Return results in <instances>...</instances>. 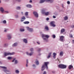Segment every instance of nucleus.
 <instances>
[{"mask_svg":"<svg viewBox=\"0 0 74 74\" xmlns=\"http://www.w3.org/2000/svg\"><path fill=\"white\" fill-rule=\"evenodd\" d=\"M16 73H19V71L18 70H16Z\"/></svg>","mask_w":74,"mask_h":74,"instance_id":"obj_37","label":"nucleus"},{"mask_svg":"<svg viewBox=\"0 0 74 74\" xmlns=\"http://www.w3.org/2000/svg\"><path fill=\"white\" fill-rule=\"evenodd\" d=\"M1 68H3V71H4V72H5V73H7L10 72V71L8 70H7L6 69H7V67H5V66H1Z\"/></svg>","mask_w":74,"mask_h":74,"instance_id":"obj_3","label":"nucleus"},{"mask_svg":"<svg viewBox=\"0 0 74 74\" xmlns=\"http://www.w3.org/2000/svg\"><path fill=\"white\" fill-rule=\"evenodd\" d=\"M60 40L62 42L64 41V37L63 36H61L60 37Z\"/></svg>","mask_w":74,"mask_h":74,"instance_id":"obj_5","label":"nucleus"},{"mask_svg":"<svg viewBox=\"0 0 74 74\" xmlns=\"http://www.w3.org/2000/svg\"><path fill=\"white\" fill-rule=\"evenodd\" d=\"M26 28H27V30H29V32H33V29H32L29 28V27H27Z\"/></svg>","mask_w":74,"mask_h":74,"instance_id":"obj_10","label":"nucleus"},{"mask_svg":"<svg viewBox=\"0 0 74 74\" xmlns=\"http://www.w3.org/2000/svg\"><path fill=\"white\" fill-rule=\"evenodd\" d=\"M29 3H32V0H30L29 1Z\"/></svg>","mask_w":74,"mask_h":74,"instance_id":"obj_59","label":"nucleus"},{"mask_svg":"<svg viewBox=\"0 0 74 74\" xmlns=\"http://www.w3.org/2000/svg\"><path fill=\"white\" fill-rule=\"evenodd\" d=\"M5 12H6V13H7V14H8V11H5Z\"/></svg>","mask_w":74,"mask_h":74,"instance_id":"obj_55","label":"nucleus"},{"mask_svg":"<svg viewBox=\"0 0 74 74\" xmlns=\"http://www.w3.org/2000/svg\"><path fill=\"white\" fill-rule=\"evenodd\" d=\"M72 42H73V44H74V40H72Z\"/></svg>","mask_w":74,"mask_h":74,"instance_id":"obj_57","label":"nucleus"},{"mask_svg":"<svg viewBox=\"0 0 74 74\" xmlns=\"http://www.w3.org/2000/svg\"><path fill=\"white\" fill-rule=\"evenodd\" d=\"M43 74H46V71H44Z\"/></svg>","mask_w":74,"mask_h":74,"instance_id":"obj_51","label":"nucleus"},{"mask_svg":"<svg viewBox=\"0 0 74 74\" xmlns=\"http://www.w3.org/2000/svg\"><path fill=\"white\" fill-rule=\"evenodd\" d=\"M49 37V36L48 35H47V38H48Z\"/></svg>","mask_w":74,"mask_h":74,"instance_id":"obj_42","label":"nucleus"},{"mask_svg":"<svg viewBox=\"0 0 74 74\" xmlns=\"http://www.w3.org/2000/svg\"><path fill=\"white\" fill-rule=\"evenodd\" d=\"M67 3L68 4H70V1H68L67 2Z\"/></svg>","mask_w":74,"mask_h":74,"instance_id":"obj_40","label":"nucleus"},{"mask_svg":"<svg viewBox=\"0 0 74 74\" xmlns=\"http://www.w3.org/2000/svg\"><path fill=\"white\" fill-rule=\"evenodd\" d=\"M46 0H40L39 3H44Z\"/></svg>","mask_w":74,"mask_h":74,"instance_id":"obj_14","label":"nucleus"},{"mask_svg":"<svg viewBox=\"0 0 74 74\" xmlns=\"http://www.w3.org/2000/svg\"><path fill=\"white\" fill-rule=\"evenodd\" d=\"M12 59V57H8V60H11Z\"/></svg>","mask_w":74,"mask_h":74,"instance_id":"obj_32","label":"nucleus"},{"mask_svg":"<svg viewBox=\"0 0 74 74\" xmlns=\"http://www.w3.org/2000/svg\"><path fill=\"white\" fill-rule=\"evenodd\" d=\"M37 43L38 44V45H40V43H39V42H37Z\"/></svg>","mask_w":74,"mask_h":74,"instance_id":"obj_54","label":"nucleus"},{"mask_svg":"<svg viewBox=\"0 0 74 74\" xmlns=\"http://www.w3.org/2000/svg\"><path fill=\"white\" fill-rule=\"evenodd\" d=\"M42 12L43 14H44L45 15H47V13L45 12V10H42Z\"/></svg>","mask_w":74,"mask_h":74,"instance_id":"obj_12","label":"nucleus"},{"mask_svg":"<svg viewBox=\"0 0 74 74\" xmlns=\"http://www.w3.org/2000/svg\"><path fill=\"white\" fill-rule=\"evenodd\" d=\"M49 14V12H47V15H48Z\"/></svg>","mask_w":74,"mask_h":74,"instance_id":"obj_43","label":"nucleus"},{"mask_svg":"<svg viewBox=\"0 0 74 74\" xmlns=\"http://www.w3.org/2000/svg\"><path fill=\"white\" fill-rule=\"evenodd\" d=\"M27 7L28 8H32V5L30 4L27 5Z\"/></svg>","mask_w":74,"mask_h":74,"instance_id":"obj_20","label":"nucleus"},{"mask_svg":"<svg viewBox=\"0 0 74 74\" xmlns=\"http://www.w3.org/2000/svg\"><path fill=\"white\" fill-rule=\"evenodd\" d=\"M53 18H56V16H53Z\"/></svg>","mask_w":74,"mask_h":74,"instance_id":"obj_50","label":"nucleus"},{"mask_svg":"<svg viewBox=\"0 0 74 74\" xmlns=\"http://www.w3.org/2000/svg\"><path fill=\"white\" fill-rule=\"evenodd\" d=\"M53 58H54V59H55V58H56V55L57 54L55 53H53Z\"/></svg>","mask_w":74,"mask_h":74,"instance_id":"obj_13","label":"nucleus"},{"mask_svg":"<svg viewBox=\"0 0 74 74\" xmlns=\"http://www.w3.org/2000/svg\"><path fill=\"white\" fill-rule=\"evenodd\" d=\"M29 21H25V22H23V23H24V24H29Z\"/></svg>","mask_w":74,"mask_h":74,"instance_id":"obj_25","label":"nucleus"},{"mask_svg":"<svg viewBox=\"0 0 74 74\" xmlns=\"http://www.w3.org/2000/svg\"><path fill=\"white\" fill-rule=\"evenodd\" d=\"M15 64H17V63H18V61H17V60H15Z\"/></svg>","mask_w":74,"mask_h":74,"instance_id":"obj_36","label":"nucleus"},{"mask_svg":"<svg viewBox=\"0 0 74 74\" xmlns=\"http://www.w3.org/2000/svg\"><path fill=\"white\" fill-rule=\"evenodd\" d=\"M28 12H25V15L26 16H27V15H28Z\"/></svg>","mask_w":74,"mask_h":74,"instance_id":"obj_35","label":"nucleus"},{"mask_svg":"<svg viewBox=\"0 0 74 74\" xmlns=\"http://www.w3.org/2000/svg\"><path fill=\"white\" fill-rule=\"evenodd\" d=\"M26 18H29V16H26Z\"/></svg>","mask_w":74,"mask_h":74,"instance_id":"obj_62","label":"nucleus"},{"mask_svg":"<svg viewBox=\"0 0 74 74\" xmlns=\"http://www.w3.org/2000/svg\"><path fill=\"white\" fill-rule=\"evenodd\" d=\"M16 18H18V16L17 15H16Z\"/></svg>","mask_w":74,"mask_h":74,"instance_id":"obj_56","label":"nucleus"},{"mask_svg":"<svg viewBox=\"0 0 74 74\" xmlns=\"http://www.w3.org/2000/svg\"><path fill=\"white\" fill-rule=\"evenodd\" d=\"M52 73L54 74L55 73V71H52Z\"/></svg>","mask_w":74,"mask_h":74,"instance_id":"obj_48","label":"nucleus"},{"mask_svg":"<svg viewBox=\"0 0 74 74\" xmlns=\"http://www.w3.org/2000/svg\"><path fill=\"white\" fill-rule=\"evenodd\" d=\"M7 37L8 40H10L11 38V36L10 34L8 35Z\"/></svg>","mask_w":74,"mask_h":74,"instance_id":"obj_16","label":"nucleus"},{"mask_svg":"<svg viewBox=\"0 0 74 74\" xmlns=\"http://www.w3.org/2000/svg\"><path fill=\"white\" fill-rule=\"evenodd\" d=\"M23 41L25 42V43H27V40L26 39H24L23 40Z\"/></svg>","mask_w":74,"mask_h":74,"instance_id":"obj_22","label":"nucleus"},{"mask_svg":"<svg viewBox=\"0 0 74 74\" xmlns=\"http://www.w3.org/2000/svg\"><path fill=\"white\" fill-rule=\"evenodd\" d=\"M70 36L71 38H72V37H73V36L72 35V34L70 35Z\"/></svg>","mask_w":74,"mask_h":74,"instance_id":"obj_41","label":"nucleus"},{"mask_svg":"<svg viewBox=\"0 0 74 74\" xmlns=\"http://www.w3.org/2000/svg\"><path fill=\"white\" fill-rule=\"evenodd\" d=\"M7 30H8V29H5L4 30V32H6Z\"/></svg>","mask_w":74,"mask_h":74,"instance_id":"obj_38","label":"nucleus"},{"mask_svg":"<svg viewBox=\"0 0 74 74\" xmlns=\"http://www.w3.org/2000/svg\"><path fill=\"white\" fill-rule=\"evenodd\" d=\"M33 66V67H36V66H35V64H34L32 65Z\"/></svg>","mask_w":74,"mask_h":74,"instance_id":"obj_58","label":"nucleus"},{"mask_svg":"<svg viewBox=\"0 0 74 74\" xmlns=\"http://www.w3.org/2000/svg\"><path fill=\"white\" fill-rule=\"evenodd\" d=\"M0 10L2 12V13H3V12H4V9L3 8H0Z\"/></svg>","mask_w":74,"mask_h":74,"instance_id":"obj_18","label":"nucleus"},{"mask_svg":"<svg viewBox=\"0 0 74 74\" xmlns=\"http://www.w3.org/2000/svg\"><path fill=\"white\" fill-rule=\"evenodd\" d=\"M21 13L22 14V15H23V12H22Z\"/></svg>","mask_w":74,"mask_h":74,"instance_id":"obj_64","label":"nucleus"},{"mask_svg":"<svg viewBox=\"0 0 74 74\" xmlns=\"http://www.w3.org/2000/svg\"><path fill=\"white\" fill-rule=\"evenodd\" d=\"M72 68H73V66L71 65H70L69 66V69H71Z\"/></svg>","mask_w":74,"mask_h":74,"instance_id":"obj_24","label":"nucleus"},{"mask_svg":"<svg viewBox=\"0 0 74 74\" xmlns=\"http://www.w3.org/2000/svg\"><path fill=\"white\" fill-rule=\"evenodd\" d=\"M20 32H24V31H25V29H20Z\"/></svg>","mask_w":74,"mask_h":74,"instance_id":"obj_29","label":"nucleus"},{"mask_svg":"<svg viewBox=\"0 0 74 74\" xmlns=\"http://www.w3.org/2000/svg\"><path fill=\"white\" fill-rule=\"evenodd\" d=\"M62 7H63V5L62 4Z\"/></svg>","mask_w":74,"mask_h":74,"instance_id":"obj_63","label":"nucleus"},{"mask_svg":"<svg viewBox=\"0 0 74 74\" xmlns=\"http://www.w3.org/2000/svg\"><path fill=\"white\" fill-rule=\"evenodd\" d=\"M71 27H72V28H74V25H73L71 26Z\"/></svg>","mask_w":74,"mask_h":74,"instance_id":"obj_52","label":"nucleus"},{"mask_svg":"<svg viewBox=\"0 0 74 74\" xmlns=\"http://www.w3.org/2000/svg\"><path fill=\"white\" fill-rule=\"evenodd\" d=\"M42 37L43 38V40H45L46 41H47V35L44 34H42Z\"/></svg>","mask_w":74,"mask_h":74,"instance_id":"obj_6","label":"nucleus"},{"mask_svg":"<svg viewBox=\"0 0 74 74\" xmlns=\"http://www.w3.org/2000/svg\"><path fill=\"white\" fill-rule=\"evenodd\" d=\"M15 58H14L12 61V62H14V61H15Z\"/></svg>","mask_w":74,"mask_h":74,"instance_id":"obj_45","label":"nucleus"},{"mask_svg":"<svg viewBox=\"0 0 74 74\" xmlns=\"http://www.w3.org/2000/svg\"><path fill=\"white\" fill-rule=\"evenodd\" d=\"M33 14L35 16L36 18H37L38 17V15L36 12H33Z\"/></svg>","mask_w":74,"mask_h":74,"instance_id":"obj_8","label":"nucleus"},{"mask_svg":"<svg viewBox=\"0 0 74 74\" xmlns=\"http://www.w3.org/2000/svg\"><path fill=\"white\" fill-rule=\"evenodd\" d=\"M27 63L26 64V67H28V65L27 64H28V60H27Z\"/></svg>","mask_w":74,"mask_h":74,"instance_id":"obj_28","label":"nucleus"},{"mask_svg":"<svg viewBox=\"0 0 74 74\" xmlns=\"http://www.w3.org/2000/svg\"><path fill=\"white\" fill-rule=\"evenodd\" d=\"M40 50H41V49H40V48H39L38 49V51H40Z\"/></svg>","mask_w":74,"mask_h":74,"instance_id":"obj_49","label":"nucleus"},{"mask_svg":"<svg viewBox=\"0 0 74 74\" xmlns=\"http://www.w3.org/2000/svg\"><path fill=\"white\" fill-rule=\"evenodd\" d=\"M63 56V51H61V52H60V56Z\"/></svg>","mask_w":74,"mask_h":74,"instance_id":"obj_15","label":"nucleus"},{"mask_svg":"<svg viewBox=\"0 0 74 74\" xmlns=\"http://www.w3.org/2000/svg\"><path fill=\"white\" fill-rule=\"evenodd\" d=\"M49 63V62H47V69H48V66H47V65H48V64Z\"/></svg>","mask_w":74,"mask_h":74,"instance_id":"obj_33","label":"nucleus"},{"mask_svg":"<svg viewBox=\"0 0 74 74\" xmlns=\"http://www.w3.org/2000/svg\"><path fill=\"white\" fill-rule=\"evenodd\" d=\"M52 54V53L50 52L49 53V54L47 56V58L48 59H49L50 58H51V55Z\"/></svg>","mask_w":74,"mask_h":74,"instance_id":"obj_9","label":"nucleus"},{"mask_svg":"<svg viewBox=\"0 0 74 74\" xmlns=\"http://www.w3.org/2000/svg\"><path fill=\"white\" fill-rule=\"evenodd\" d=\"M26 19V18L24 16H23L22 17H21V19H23V20H25Z\"/></svg>","mask_w":74,"mask_h":74,"instance_id":"obj_27","label":"nucleus"},{"mask_svg":"<svg viewBox=\"0 0 74 74\" xmlns=\"http://www.w3.org/2000/svg\"><path fill=\"white\" fill-rule=\"evenodd\" d=\"M46 67H47V62H45V64L43 65L42 66L41 71H44Z\"/></svg>","mask_w":74,"mask_h":74,"instance_id":"obj_4","label":"nucleus"},{"mask_svg":"<svg viewBox=\"0 0 74 74\" xmlns=\"http://www.w3.org/2000/svg\"><path fill=\"white\" fill-rule=\"evenodd\" d=\"M16 1H17L18 2H20V1H21V0H16Z\"/></svg>","mask_w":74,"mask_h":74,"instance_id":"obj_44","label":"nucleus"},{"mask_svg":"<svg viewBox=\"0 0 74 74\" xmlns=\"http://www.w3.org/2000/svg\"><path fill=\"white\" fill-rule=\"evenodd\" d=\"M58 67L60 69H66L67 66L63 64H60L58 65Z\"/></svg>","mask_w":74,"mask_h":74,"instance_id":"obj_1","label":"nucleus"},{"mask_svg":"<svg viewBox=\"0 0 74 74\" xmlns=\"http://www.w3.org/2000/svg\"><path fill=\"white\" fill-rule=\"evenodd\" d=\"M55 21H51L50 22V25L51 26H52L53 27H55V25L54 24H55Z\"/></svg>","mask_w":74,"mask_h":74,"instance_id":"obj_7","label":"nucleus"},{"mask_svg":"<svg viewBox=\"0 0 74 74\" xmlns=\"http://www.w3.org/2000/svg\"><path fill=\"white\" fill-rule=\"evenodd\" d=\"M52 37L53 38H55L56 37V36L55 35H52Z\"/></svg>","mask_w":74,"mask_h":74,"instance_id":"obj_34","label":"nucleus"},{"mask_svg":"<svg viewBox=\"0 0 74 74\" xmlns=\"http://www.w3.org/2000/svg\"><path fill=\"white\" fill-rule=\"evenodd\" d=\"M45 29L46 30H47V26H45Z\"/></svg>","mask_w":74,"mask_h":74,"instance_id":"obj_60","label":"nucleus"},{"mask_svg":"<svg viewBox=\"0 0 74 74\" xmlns=\"http://www.w3.org/2000/svg\"><path fill=\"white\" fill-rule=\"evenodd\" d=\"M49 18H47V21H49Z\"/></svg>","mask_w":74,"mask_h":74,"instance_id":"obj_47","label":"nucleus"},{"mask_svg":"<svg viewBox=\"0 0 74 74\" xmlns=\"http://www.w3.org/2000/svg\"><path fill=\"white\" fill-rule=\"evenodd\" d=\"M16 10H21V8L19 6H17L16 8Z\"/></svg>","mask_w":74,"mask_h":74,"instance_id":"obj_30","label":"nucleus"},{"mask_svg":"<svg viewBox=\"0 0 74 74\" xmlns=\"http://www.w3.org/2000/svg\"><path fill=\"white\" fill-rule=\"evenodd\" d=\"M18 45V43L17 42L15 43L14 44L12 45L13 47H16V46H17Z\"/></svg>","mask_w":74,"mask_h":74,"instance_id":"obj_23","label":"nucleus"},{"mask_svg":"<svg viewBox=\"0 0 74 74\" xmlns=\"http://www.w3.org/2000/svg\"><path fill=\"white\" fill-rule=\"evenodd\" d=\"M14 54H15V53L14 52L8 53L5 52L4 53V57H5V56H8V55H14Z\"/></svg>","mask_w":74,"mask_h":74,"instance_id":"obj_2","label":"nucleus"},{"mask_svg":"<svg viewBox=\"0 0 74 74\" xmlns=\"http://www.w3.org/2000/svg\"><path fill=\"white\" fill-rule=\"evenodd\" d=\"M24 21V20H21V22H23V21Z\"/></svg>","mask_w":74,"mask_h":74,"instance_id":"obj_61","label":"nucleus"},{"mask_svg":"<svg viewBox=\"0 0 74 74\" xmlns=\"http://www.w3.org/2000/svg\"><path fill=\"white\" fill-rule=\"evenodd\" d=\"M35 63H36V65H38L39 64V62L37 60H36L35 61Z\"/></svg>","mask_w":74,"mask_h":74,"instance_id":"obj_21","label":"nucleus"},{"mask_svg":"<svg viewBox=\"0 0 74 74\" xmlns=\"http://www.w3.org/2000/svg\"><path fill=\"white\" fill-rule=\"evenodd\" d=\"M47 1L49 2L50 3H53V0H47Z\"/></svg>","mask_w":74,"mask_h":74,"instance_id":"obj_19","label":"nucleus"},{"mask_svg":"<svg viewBox=\"0 0 74 74\" xmlns=\"http://www.w3.org/2000/svg\"><path fill=\"white\" fill-rule=\"evenodd\" d=\"M30 51H33V49L31 48L30 49Z\"/></svg>","mask_w":74,"mask_h":74,"instance_id":"obj_39","label":"nucleus"},{"mask_svg":"<svg viewBox=\"0 0 74 74\" xmlns=\"http://www.w3.org/2000/svg\"><path fill=\"white\" fill-rule=\"evenodd\" d=\"M26 54H27V55H29L30 56H32V55H33V52H31L29 54V53H28V52H26Z\"/></svg>","mask_w":74,"mask_h":74,"instance_id":"obj_11","label":"nucleus"},{"mask_svg":"<svg viewBox=\"0 0 74 74\" xmlns=\"http://www.w3.org/2000/svg\"><path fill=\"white\" fill-rule=\"evenodd\" d=\"M49 30V28H48V27H47V30Z\"/></svg>","mask_w":74,"mask_h":74,"instance_id":"obj_46","label":"nucleus"},{"mask_svg":"<svg viewBox=\"0 0 74 74\" xmlns=\"http://www.w3.org/2000/svg\"><path fill=\"white\" fill-rule=\"evenodd\" d=\"M65 32V29H62L61 30V33H63V32Z\"/></svg>","mask_w":74,"mask_h":74,"instance_id":"obj_17","label":"nucleus"},{"mask_svg":"<svg viewBox=\"0 0 74 74\" xmlns=\"http://www.w3.org/2000/svg\"><path fill=\"white\" fill-rule=\"evenodd\" d=\"M4 47H7V45L6 44H5V45L4 46Z\"/></svg>","mask_w":74,"mask_h":74,"instance_id":"obj_53","label":"nucleus"},{"mask_svg":"<svg viewBox=\"0 0 74 74\" xmlns=\"http://www.w3.org/2000/svg\"><path fill=\"white\" fill-rule=\"evenodd\" d=\"M3 23H4V24H5L6 23H7V21L5 20H4L3 21Z\"/></svg>","mask_w":74,"mask_h":74,"instance_id":"obj_31","label":"nucleus"},{"mask_svg":"<svg viewBox=\"0 0 74 74\" xmlns=\"http://www.w3.org/2000/svg\"><path fill=\"white\" fill-rule=\"evenodd\" d=\"M67 19H68V16H65L64 17V20H65L66 21V20H67Z\"/></svg>","mask_w":74,"mask_h":74,"instance_id":"obj_26","label":"nucleus"}]
</instances>
